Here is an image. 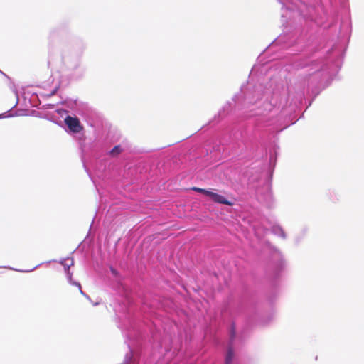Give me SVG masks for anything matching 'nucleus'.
I'll return each instance as SVG.
<instances>
[{
	"instance_id": "f257e3e1",
	"label": "nucleus",
	"mask_w": 364,
	"mask_h": 364,
	"mask_svg": "<svg viewBox=\"0 0 364 364\" xmlns=\"http://www.w3.org/2000/svg\"><path fill=\"white\" fill-rule=\"evenodd\" d=\"M65 123L69 129L73 133H79L83 129L80 120L77 117L67 116L65 119Z\"/></svg>"
},
{
	"instance_id": "f03ea898",
	"label": "nucleus",
	"mask_w": 364,
	"mask_h": 364,
	"mask_svg": "<svg viewBox=\"0 0 364 364\" xmlns=\"http://www.w3.org/2000/svg\"><path fill=\"white\" fill-rule=\"evenodd\" d=\"M208 197L215 203L232 205V203L228 201L223 196L210 191Z\"/></svg>"
},
{
	"instance_id": "7ed1b4c3",
	"label": "nucleus",
	"mask_w": 364,
	"mask_h": 364,
	"mask_svg": "<svg viewBox=\"0 0 364 364\" xmlns=\"http://www.w3.org/2000/svg\"><path fill=\"white\" fill-rule=\"evenodd\" d=\"M60 264L64 267L65 271L69 274L70 267L74 264V261L72 258H66L61 261Z\"/></svg>"
},
{
	"instance_id": "20e7f679",
	"label": "nucleus",
	"mask_w": 364,
	"mask_h": 364,
	"mask_svg": "<svg viewBox=\"0 0 364 364\" xmlns=\"http://www.w3.org/2000/svg\"><path fill=\"white\" fill-rule=\"evenodd\" d=\"M233 357H234L233 350L232 349V348H229L228 350L227 355H226L225 364H231Z\"/></svg>"
},
{
	"instance_id": "39448f33",
	"label": "nucleus",
	"mask_w": 364,
	"mask_h": 364,
	"mask_svg": "<svg viewBox=\"0 0 364 364\" xmlns=\"http://www.w3.org/2000/svg\"><path fill=\"white\" fill-rule=\"evenodd\" d=\"M122 152V149L120 146H115L111 151L110 154L113 156H117L119 154Z\"/></svg>"
},
{
	"instance_id": "423d86ee",
	"label": "nucleus",
	"mask_w": 364,
	"mask_h": 364,
	"mask_svg": "<svg viewBox=\"0 0 364 364\" xmlns=\"http://www.w3.org/2000/svg\"><path fill=\"white\" fill-rule=\"evenodd\" d=\"M192 190L194 191L203 193V194H204V195H205L207 196H208L209 193H210V191H208V190L203 189V188H198V187H193Z\"/></svg>"
},
{
	"instance_id": "0eeeda50",
	"label": "nucleus",
	"mask_w": 364,
	"mask_h": 364,
	"mask_svg": "<svg viewBox=\"0 0 364 364\" xmlns=\"http://www.w3.org/2000/svg\"><path fill=\"white\" fill-rule=\"evenodd\" d=\"M59 86H60V85H59V82H58L55 85L54 90L50 92V94H49V95H53L55 93V92L57 91V90L59 88Z\"/></svg>"
},
{
	"instance_id": "6e6552de",
	"label": "nucleus",
	"mask_w": 364,
	"mask_h": 364,
	"mask_svg": "<svg viewBox=\"0 0 364 364\" xmlns=\"http://www.w3.org/2000/svg\"><path fill=\"white\" fill-rule=\"evenodd\" d=\"M74 284H75L76 286H77L79 287V290H80V294H84L82 290V287H81V285L80 283H77V282H74Z\"/></svg>"
},
{
	"instance_id": "1a4fd4ad",
	"label": "nucleus",
	"mask_w": 364,
	"mask_h": 364,
	"mask_svg": "<svg viewBox=\"0 0 364 364\" xmlns=\"http://www.w3.org/2000/svg\"><path fill=\"white\" fill-rule=\"evenodd\" d=\"M111 271H112V272L114 274H117V272H116V270H115L114 269L111 268Z\"/></svg>"
}]
</instances>
